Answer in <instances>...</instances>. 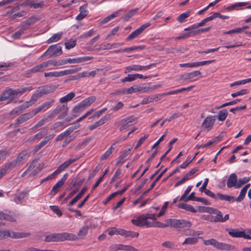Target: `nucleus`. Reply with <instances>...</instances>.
<instances>
[{
    "instance_id": "f257e3e1",
    "label": "nucleus",
    "mask_w": 251,
    "mask_h": 251,
    "mask_svg": "<svg viewBox=\"0 0 251 251\" xmlns=\"http://www.w3.org/2000/svg\"><path fill=\"white\" fill-rule=\"evenodd\" d=\"M32 87L21 88L17 89H12L10 88H6L0 95V101L8 100L11 101L18 98L19 95H21L26 91H29L32 90Z\"/></svg>"
},
{
    "instance_id": "f03ea898",
    "label": "nucleus",
    "mask_w": 251,
    "mask_h": 251,
    "mask_svg": "<svg viewBox=\"0 0 251 251\" xmlns=\"http://www.w3.org/2000/svg\"><path fill=\"white\" fill-rule=\"evenodd\" d=\"M148 219L156 220V218L154 214H146L139 216L137 219H132L131 223L137 226H146L147 227L152 226V223L148 221Z\"/></svg>"
},
{
    "instance_id": "7ed1b4c3",
    "label": "nucleus",
    "mask_w": 251,
    "mask_h": 251,
    "mask_svg": "<svg viewBox=\"0 0 251 251\" xmlns=\"http://www.w3.org/2000/svg\"><path fill=\"white\" fill-rule=\"evenodd\" d=\"M203 244L206 246L212 245L215 248L221 250L233 251L235 249V247L232 245L219 242L216 239L213 238L204 240Z\"/></svg>"
},
{
    "instance_id": "20e7f679",
    "label": "nucleus",
    "mask_w": 251,
    "mask_h": 251,
    "mask_svg": "<svg viewBox=\"0 0 251 251\" xmlns=\"http://www.w3.org/2000/svg\"><path fill=\"white\" fill-rule=\"evenodd\" d=\"M57 86L54 85H46L37 88L33 94V98H39L43 95H46L53 92L57 88Z\"/></svg>"
},
{
    "instance_id": "39448f33",
    "label": "nucleus",
    "mask_w": 251,
    "mask_h": 251,
    "mask_svg": "<svg viewBox=\"0 0 251 251\" xmlns=\"http://www.w3.org/2000/svg\"><path fill=\"white\" fill-rule=\"evenodd\" d=\"M68 109L69 108L67 104L58 105L54 109L50 112V113L48 115V118H49L50 120L53 119L56 115L61 112L58 117V119H62L67 115Z\"/></svg>"
},
{
    "instance_id": "423d86ee",
    "label": "nucleus",
    "mask_w": 251,
    "mask_h": 251,
    "mask_svg": "<svg viewBox=\"0 0 251 251\" xmlns=\"http://www.w3.org/2000/svg\"><path fill=\"white\" fill-rule=\"evenodd\" d=\"M72 235H69V233L63 232L56 234H51L46 236L45 241L46 242H58L64 240H69Z\"/></svg>"
},
{
    "instance_id": "0eeeda50",
    "label": "nucleus",
    "mask_w": 251,
    "mask_h": 251,
    "mask_svg": "<svg viewBox=\"0 0 251 251\" xmlns=\"http://www.w3.org/2000/svg\"><path fill=\"white\" fill-rule=\"evenodd\" d=\"M62 53L61 47H57V45H51L49 47L47 51L42 55V57L49 55L50 58L57 56Z\"/></svg>"
},
{
    "instance_id": "6e6552de",
    "label": "nucleus",
    "mask_w": 251,
    "mask_h": 251,
    "mask_svg": "<svg viewBox=\"0 0 251 251\" xmlns=\"http://www.w3.org/2000/svg\"><path fill=\"white\" fill-rule=\"evenodd\" d=\"M136 121V118L134 117L133 116H131L127 117L126 118L123 119L119 121H118L116 124L118 126L122 125L121 127L120 128V131H122L130 126L132 125V123L135 122Z\"/></svg>"
},
{
    "instance_id": "1a4fd4ad",
    "label": "nucleus",
    "mask_w": 251,
    "mask_h": 251,
    "mask_svg": "<svg viewBox=\"0 0 251 251\" xmlns=\"http://www.w3.org/2000/svg\"><path fill=\"white\" fill-rule=\"evenodd\" d=\"M4 239L10 237L13 239L25 238L29 236L30 234L25 232H15L11 230H4Z\"/></svg>"
},
{
    "instance_id": "9d476101",
    "label": "nucleus",
    "mask_w": 251,
    "mask_h": 251,
    "mask_svg": "<svg viewBox=\"0 0 251 251\" xmlns=\"http://www.w3.org/2000/svg\"><path fill=\"white\" fill-rule=\"evenodd\" d=\"M226 231L230 236L235 238H244L247 239L251 240V236L246 234L244 231H239L238 229L226 228Z\"/></svg>"
},
{
    "instance_id": "9b49d317",
    "label": "nucleus",
    "mask_w": 251,
    "mask_h": 251,
    "mask_svg": "<svg viewBox=\"0 0 251 251\" xmlns=\"http://www.w3.org/2000/svg\"><path fill=\"white\" fill-rule=\"evenodd\" d=\"M89 227L87 225H85L83 227H82L79 231L78 232L77 235L76 236L75 234L69 233V235H72L70 237V239H69L70 241H75L78 239H80L83 238L87 235L88 233V230ZM70 238V237H69Z\"/></svg>"
},
{
    "instance_id": "f8f14e48",
    "label": "nucleus",
    "mask_w": 251,
    "mask_h": 251,
    "mask_svg": "<svg viewBox=\"0 0 251 251\" xmlns=\"http://www.w3.org/2000/svg\"><path fill=\"white\" fill-rule=\"evenodd\" d=\"M150 25V23H146L142 25L140 27L136 29L135 31L132 32L129 36L126 38L127 41H130L134 38L137 37L140 35L146 28L148 27Z\"/></svg>"
},
{
    "instance_id": "ddd939ff",
    "label": "nucleus",
    "mask_w": 251,
    "mask_h": 251,
    "mask_svg": "<svg viewBox=\"0 0 251 251\" xmlns=\"http://www.w3.org/2000/svg\"><path fill=\"white\" fill-rule=\"evenodd\" d=\"M215 117L210 116L205 118L202 124L201 127L207 129V131L211 130L215 123Z\"/></svg>"
},
{
    "instance_id": "4468645a",
    "label": "nucleus",
    "mask_w": 251,
    "mask_h": 251,
    "mask_svg": "<svg viewBox=\"0 0 251 251\" xmlns=\"http://www.w3.org/2000/svg\"><path fill=\"white\" fill-rule=\"evenodd\" d=\"M174 224V227L175 228L185 227L189 228L190 227L192 226V223L190 221L183 219L177 220L175 219Z\"/></svg>"
},
{
    "instance_id": "2eb2a0df",
    "label": "nucleus",
    "mask_w": 251,
    "mask_h": 251,
    "mask_svg": "<svg viewBox=\"0 0 251 251\" xmlns=\"http://www.w3.org/2000/svg\"><path fill=\"white\" fill-rule=\"evenodd\" d=\"M53 100H51L49 101H47L37 107L36 108L33 109L32 111V112L34 116L37 114L39 112H41L42 110H46L48 109L51 105L54 102Z\"/></svg>"
},
{
    "instance_id": "dca6fc26",
    "label": "nucleus",
    "mask_w": 251,
    "mask_h": 251,
    "mask_svg": "<svg viewBox=\"0 0 251 251\" xmlns=\"http://www.w3.org/2000/svg\"><path fill=\"white\" fill-rule=\"evenodd\" d=\"M79 158L77 157L75 159H70L69 160L65 161L62 164L60 165L56 170L55 171V172L57 175H58L61 172L63 171L65 169H66L67 167H68L72 163L75 162L76 160H77Z\"/></svg>"
},
{
    "instance_id": "f3484780",
    "label": "nucleus",
    "mask_w": 251,
    "mask_h": 251,
    "mask_svg": "<svg viewBox=\"0 0 251 251\" xmlns=\"http://www.w3.org/2000/svg\"><path fill=\"white\" fill-rule=\"evenodd\" d=\"M158 151L157 149H156L152 153L151 156L148 159V160L146 161V163L147 164V166L146 167V168L144 169L140 176L138 178L136 179V181L140 179L143 175L149 170L150 167V162L152 161V160L155 157L156 154L158 153Z\"/></svg>"
},
{
    "instance_id": "a211bd4d",
    "label": "nucleus",
    "mask_w": 251,
    "mask_h": 251,
    "mask_svg": "<svg viewBox=\"0 0 251 251\" xmlns=\"http://www.w3.org/2000/svg\"><path fill=\"white\" fill-rule=\"evenodd\" d=\"M237 182V176L235 173L231 174L229 175L227 180V187L231 188L234 187L236 188Z\"/></svg>"
},
{
    "instance_id": "6ab92c4d",
    "label": "nucleus",
    "mask_w": 251,
    "mask_h": 251,
    "mask_svg": "<svg viewBox=\"0 0 251 251\" xmlns=\"http://www.w3.org/2000/svg\"><path fill=\"white\" fill-rule=\"evenodd\" d=\"M216 214V215L214 217L213 220H211V222L224 223L229 219V214H226L223 217L222 213L220 211H217Z\"/></svg>"
},
{
    "instance_id": "aec40b11",
    "label": "nucleus",
    "mask_w": 251,
    "mask_h": 251,
    "mask_svg": "<svg viewBox=\"0 0 251 251\" xmlns=\"http://www.w3.org/2000/svg\"><path fill=\"white\" fill-rule=\"evenodd\" d=\"M110 116L109 115L105 116L101 118L99 121L96 122L94 124L91 125L89 129L91 130H93L95 128H96L98 126H100L105 123V122L110 120Z\"/></svg>"
},
{
    "instance_id": "412c9836",
    "label": "nucleus",
    "mask_w": 251,
    "mask_h": 251,
    "mask_svg": "<svg viewBox=\"0 0 251 251\" xmlns=\"http://www.w3.org/2000/svg\"><path fill=\"white\" fill-rule=\"evenodd\" d=\"M36 21V18L33 17H31L27 19L25 21L21 23V27L24 30L27 29L29 26L33 24Z\"/></svg>"
},
{
    "instance_id": "4be33fe9",
    "label": "nucleus",
    "mask_w": 251,
    "mask_h": 251,
    "mask_svg": "<svg viewBox=\"0 0 251 251\" xmlns=\"http://www.w3.org/2000/svg\"><path fill=\"white\" fill-rule=\"evenodd\" d=\"M201 73L199 71H195L190 73H187L180 76V78L183 80H188L193 79L196 76H199Z\"/></svg>"
},
{
    "instance_id": "5701e85b",
    "label": "nucleus",
    "mask_w": 251,
    "mask_h": 251,
    "mask_svg": "<svg viewBox=\"0 0 251 251\" xmlns=\"http://www.w3.org/2000/svg\"><path fill=\"white\" fill-rule=\"evenodd\" d=\"M167 168H165L155 179L154 181L151 185L150 187L143 192L144 195H146L154 187L155 184L159 180L163 175L166 172Z\"/></svg>"
},
{
    "instance_id": "b1692460",
    "label": "nucleus",
    "mask_w": 251,
    "mask_h": 251,
    "mask_svg": "<svg viewBox=\"0 0 251 251\" xmlns=\"http://www.w3.org/2000/svg\"><path fill=\"white\" fill-rule=\"evenodd\" d=\"M93 57L85 56L78 57L75 58H68V62L69 63H79L83 62H86L93 59Z\"/></svg>"
},
{
    "instance_id": "393cba45",
    "label": "nucleus",
    "mask_w": 251,
    "mask_h": 251,
    "mask_svg": "<svg viewBox=\"0 0 251 251\" xmlns=\"http://www.w3.org/2000/svg\"><path fill=\"white\" fill-rule=\"evenodd\" d=\"M19 164V163L18 162V161L16 160V159L14 160L13 161L9 163H6L4 167L1 170V175H4L8 169L10 168H13Z\"/></svg>"
},
{
    "instance_id": "a878e982",
    "label": "nucleus",
    "mask_w": 251,
    "mask_h": 251,
    "mask_svg": "<svg viewBox=\"0 0 251 251\" xmlns=\"http://www.w3.org/2000/svg\"><path fill=\"white\" fill-rule=\"evenodd\" d=\"M84 180V178L80 179V178L77 176L72 180L71 183L69 184V186L70 187L71 189H72L74 187L80 186L81 185Z\"/></svg>"
},
{
    "instance_id": "bb28decb",
    "label": "nucleus",
    "mask_w": 251,
    "mask_h": 251,
    "mask_svg": "<svg viewBox=\"0 0 251 251\" xmlns=\"http://www.w3.org/2000/svg\"><path fill=\"white\" fill-rule=\"evenodd\" d=\"M96 98L95 96H91L85 99L80 103L83 107L86 108L93 103L96 100Z\"/></svg>"
},
{
    "instance_id": "cd10ccee",
    "label": "nucleus",
    "mask_w": 251,
    "mask_h": 251,
    "mask_svg": "<svg viewBox=\"0 0 251 251\" xmlns=\"http://www.w3.org/2000/svg\"><path fill=\"white\" fill-rule=\"evenodd\" d=\"M121 10H119L116 11V12L113 13L111 15L106 17L105 18H104L100 22V25H103L104 24H106V23L108 22L111 20L113 19V18L117 17L119 14Z\"/></svg>"
},
{
    "instance_id": "c85d7f7f",
    "label": "nucleus",
    "mask_w": 251,
    "mask_h": 251,
    "mask_svg": "<svg viewBox=\"0 0 251 251\" xmlns=\"http://www.w3.org/2000/svg\"><path fill=\"white\" fill-rule=\"evenodd\" d=\"M34 115L32 111L31 112L26 113L21 115L18 118V121L19 122H22V123H23L24 122L31 118Z\"/></svg>"
},
{
    "instance_id": "c756f323",
    "label": "nucleus",
    "mask_w": 251,
    "mask_h": 251,
    "mask_svg": "<svg viewBox=\"0 0 251 251\" xmlns=\"http://www.w3.org/2000/svg\"><path fill=\"white\" fill-rule=\"evenodd\" d=\"M217 196L222 201H226L228 202H231L235 201L234 197L231 196H228L226 195H224L221 193H217Z\"/></svg>"
},
{
    "instance_id": "7c9ffc66",
    "label": "nucleus",
    "mask_w": 251,
    "mask_h": 251,
    "mask_svg": "<svg viewBox=\"0 0 251 251\" xmlns=\"http://www.w3.org/2000/svg\"><path fill=\"white\" fill-rule=\"evenodd\" d=\"M75 96V93L74 92H71L66 95L65 96L60 99L59 101L61 103H66L69 101L72 100Z\"/></svg>"
},
{
    "instance_id": "2f4dec72",
    "label": "nucleus",
    "mask_w": 251,
    "mask_h": 251,
    "mask_svg": "<svg viewBox=\"0 0 251 251\" xmlns=\"http://www.w3.org/2000/svg\"><path fill=\"white\" fill-rule=\"evenodd\" d=\"M118 248L115 250H125L129 251H138V250L134 248L133 247L129 245H124L122 244L118 245Z\"/></svg>"
},
{
    "instance_id": "473e14b6",
    "label": "nucleus",
    "mask_w": 251,
    "mask_h": 251,
    "mask_svg": "<svg viewBox=\"0 0 251 251\" xmlns=\"http://www.w3.org/2000/svg\"><path fill=\"white\" fill-rule=\"evenodd\" d=\"M228 115V112L226 109H224L218 112L217 119L220 121H224Z\"/></svg>"
},
{
    "instance_id": "72a5a7b5",
    "label": "nucleus",
    "mask_w": 251,
    "mask_h": 251,
    "mask_svg": "<svg viewBox=\"0 0 251 251\" xmlns=\"http://www.w3.org/2000/svg\"><path fill=\"white\" fill-rule=\"evenodd\" d=\"M45 68L46 66L43 62L41 64L34 66L31 69L30 71L32 73H36L43 71Z\"/></svg>"
},
{
    "instance_id": "f704fd0d",
    "label": "nucleus",
    "mask_w": 251,
    "mask_h": 251,
    "mask_svg": "<svg viewBox=\"0 0 251 251\" xmlns=\"http://www.w3.org/2000/svg\"><path fill=\"white\" fill-rule=\"evenodd\" d=\"M122 235L126 237L133 238L137 237L139 236V233L138 232H135L131 231H127L125 229H123Z\"/></svg>"
},
{
    "instance_id": "c9c22d12",
    "label": "nucleus",
    "mask_w": 251,
    "mask_h": 251,
    "mask_svg": "<svg viewBox=\"0 0 251 251\" xmlns=\"http://www.w3.org/2000/svg\"><path fill=\"white\" fill-rule=\"evenodd\" d=\"M27 192H22L19 193L18 195H15L14 198L15 201L18 204L21 203L22 200L27 196Z\"/></svg>"
},
{
    "instance_id": "e433bc0d",
    "label": "nucleus",
    "mask_w": 251,
    "mask_h": 251,
    "mask_svg": "<svg viewBox=\"0 0 251 251\" xmlns=\"http://www.w3.org/2000/svg\"><path fill=\"white\" fill-rule=\"evenodd\" d=\"M138 9V8H136L130 10L126 14L122 17V19L125 21H128L129 19L135 14Z\"/></svg>"
},
{
    "instance_id": "4c0bfd02",
    "label": "nucleus",
    "mask_w": 251,
    "mask_h": 251,
    "mask_svg": "<svg viewBox=\"0 0 251 251\" xmlns=\"http://www.w3.org/2000/svg\"><path fill=\"white\" fill-rule=\"evenodd\" d=\"M198 241L197 237H189L185 239L184 241L182 243V245H194L196 244Z\"/></svg>"
},
{
    "instance_id": "58836bf2",
    "label": "nucleus",
    "mask_w": 251,
    "mask_h": 251,
    "mask_svg": "<svg viewBox=\"0 0 251 251\" xmlns=\"http://www.w3.org/2000/svg\"><path fill=\"white\" fill-rule=\"evenodd\" d=\"M191 11L188 10L186 12L181 14L177 18V20L180 23H183L185 21V19L188 18L190 15Z\"/></svg>"
},
{
    "instance_id": "ea45409f",
    "label": "nucleus",
    "mask_w": 251,
    "mask_h": 251,
    "mask_svg": "<svg viewBox=\"0 0 251 251\" xmlns=\"http://www.w3.org/2000/svg\"><path fill=\"white\" fill-rule=\"evenodd\" d=\"M114 145H112L110 148L107 150V151L101 156L100 160H105L107 159L108 157L111 154L113 151L115 150V147H113Z\"/></svg>"
},
{
    "instance_id": "a19ab883",
    "label": "nucleus",
    "mask_w": 251,
    "mask_h": 251,
    "mask_svg": "<svg viewBox=\"0 0 251 251\" xmlns=\"http://www.w3.org/2000/svg\"><path fill=\"white\" fill-rule=\"evenodd\" d=\"M177 140V138L173 139L170 142L169 144V149L167 150V151L165 152V153L160 158V162H162L164 158L166 157L167 154L171 151L172 147V146L175 143Z\"/></svg>"
},
{
    "instance_id": "79ce46f5",
    "label": "nucleus",
    "mask_w": 251,
    "mask_h": 251,
    "mask_svg": "<svg viewBox=\"0 0 251 251\" xmlns=\"http://www.w3.org/2000/svg\"><path fill=\"white\" fill-rule=\"evenodd\" d=\"M108 234L110 236H112L114 234L116 235H122L123 229L117 228L116 227H112L108 230Z\"/></svg>"
},
{
    "instance_id": "37998d69",
    "label": "nucleus",
    "mask_w": 251,
    "mask_h": 251,
    "mask_svg": "<svg viewBox=\"0 0 251 251\" xmlns=\"http://www.w3.org/2000/svg\"><path fill=\"white\" fill-rule=\"evenodd\" d=\"M71 129L68 128L65 131L59 134L56 138V141L62 140L65 137H67L72 133Z\"/></svg>"
},
{
    "instance_id": "c03bdc74",
    "label": "nucleus",
    "mask_w": 251,
    "mask_h": 251,
    "mask_svg": "<svg viewBox=\"0 0 251 251\" xmlns=\"http://www.w3.org/2000/svg\"><path fill=\"white\" fill-rule=\"evenodd\" d=\"M63 185L58 181L53 186L52 190L50 191V195L51 196L55 195Z\"/></svg>"
},
{
    "instance_id": "a18cd8bd",
    "label": "nucleus",
    "mask_w": 251,
    "mask_h": 251,
    "mask_svg": "<svg viewBox=\"0 0 251 251\" xmlns=\"http://www.w3.org/2000/svg\"><path fill=\"white\" fill-rule=\"evenodd\" d=\"M251 179L250 177H245L243 178L237 179L236 188H240L242 185L249 182Z\"/></svg>"
},
{
    "instance_id": "49530a36",
    "label": "nucleus",
    "mask_w": 251,
    "mask_h": 251,
    "mask_svg": "<svg viewBox=\"0 0 251 251\" xmlns=\"http://www.w3.org/2000/svg\"><path fill=\"white\" fill-rule=\"evenodd\" d=\"M62 32L53 34L47 41L48 43H51L58 41L62 36Z\"/></svg>"
},
{
    "instance_id": "de8ad7c7",
    "label": "nucleus",
    "mask_w": 251,
    "mask_h": 251,
    "mask_svg": "<svg viewBox=\"0 0 251 251\" xmlns=\"http://www.w3.org/2000/svg\"><path fill=\"white\" fill-rule=\"evenodd\" d=\"M45 167V164L44 163L40 164L29 175V176H33L36 175L38 173L40 172L42 169Z\"/></svg>"
},
{
    "instance_id": "09e8293b",
    "label": "nucleus",
    "mask_w": 251,
    "mask_h": 251,
    "mask_svg": "<svg viewBox=\"0 0 251 251\" xmlns=\"http://www.w3.org/2000/svg\"><path fill=\"white\" fill-rule=\"evenodd\" d=\"M215 61V60H207V61H203L201 62H193L192 63V64L193 65L192 67H198L199 66H203L206 64H210L211 63L214 62Z\"/></svg>"
},
{
    "instance_id": "8fccbe9b",
    "label": "nucleus",
    "mask_w": 251,
    "mask_h": 251,
    "mask_svg": "<svg viewBox=\"0 0 251 251\" xmlns=\"http://www.w3.org/2000/svg\"><path fill=\"white\" fill-rule=\"evenodd\" d=\"M248 4L247 2H239L236 3L234 4H232L227 7H226V9L227 11H231L235 8L237 7H241L243 6H245Z\"/></svg>"
},
{
    "instance_id": "3c124183",
    "label": "nucleus",
    "mask_w": 251,
    "mask_h": 251,
    "mask_svg": "<svg viewBox=\"0 0 251 251\" xmlns=\"http://www.w3.org/2000/svg\"><path fill=\"white\" fill-rule=\"evenodd\" d=\"M85 108L83 107L80 103L75 106L72 110L73 113H79L83 111Z\"/></svg>"
},
{
    "instance_id": "603ef678",
    "label": "nucleus",
    "mask_w": 251,
    "mask_h": 251,
    "mask_svg": "<svg viewBox=\"0 0 251 251\" xmlns=\"http://www.w3.org/2000/svg\"><path fill=\"white\" fill-rule=\"evenodd\" d=\"M247 190L244 187L241 189L239 196L235 199L237 202H241L243 200Z\"/></svg>"
},
{
    "instance_id": "864d4df0",
    "label": "nucleus",
    "mask_w": 251,
    "mask_h": 251,
    "mask_svg": "<svg viewBox=\"0 0 251 251\" xmlns=\"http://www.w3.org/2000/svg\"><path fill=\"white\" fill-rule=\"evenodd\" d=\"M50 119L48 118V116H47L46 118H45L41 120L36 125H35L34 127H32V129L37 128L41 126L46 123L50 121Z\"/></svg>"
},
{
    "instance_id": "5fc2aeb1",
    "label": "nucleus",
    "mask_w": 251,
    "mask_h": 251,
    "mask_svg": "<svg viewBox=\"0 0 251 251\" xmlns=\"http://www.w3.org/2000/svg\"><path fill=\"white\" fill-rule=\"evenodd\" d=\"M240 99H236V100H232L231 101H229V102H226V103H225L222 105H221V106H219V107H217L216 108L217 109H220V108H223V107H225L226 106H228V105H233V104H236L238 101H240Z\"/></svg>"
},
{
    "instance_id": "6e6d98bb",
    "label": "nucleus",
    "mask_w": 251,
    "mask_h": 251,
    "mask_svg": "<svg viewBox=\"0 0 251 251\" xmlns=\"http://www.w3.org/2000/svg\"><path fill=\"white\" fill-rule=\"evenodd\" d=\"M135 80V75L134 74H129V75H128L122 79H121V82H126V81H132L133 80Z\"/></svg>"
},
{
    "instance_id": "4d7b16f0",
    "label": "nucleus",
    "mask_w": 251,
    "mask_h": 251,
    "mask_svg": "<svg viewBox=\"0 0 251 251\" xmlns=\"http://www.w3.org/2000/svg\"><path fill=\"white\" fill-rule=\"evenodd\" d=\"M168 204V202H165L164 203V205H163L162 207L161 208L160 211L158 214V215L156 216V217L155 216L156 219H157V218H159L164 214V213L166 211V210L167 208Z\"/></svg>"
},
{
    "instance_id": "13d9d810",
    "label": "nucleus",
    "mask_w": 251,
    "mask_h": 251,
    "mask_svg": "<svg viewBox=\"0 0 251 251\" xmlns=\"http://www.w3.org/2000/svg\"><path fill=\"white\" fill-rule=\"evenodd\" d=\"M248 93V90L247 89H242L239 91L231 94V96L233 98H235L239 95H244Z\"/></svg>"
},
{
    "instance_id": "bf43d9fd",
    "label": "nucleus",
    "mask_w": 251,
    "mask_h": 251,
    "mask_svg": "<svg viewBox=\"0 0 251 251\" xmlns=\"http://www.w3.org/2000/svg\"><path fill=\"white\" fill-rule=\"evenodd\" d=\"M144 48V46H134L129 48H126L124 49V50L125 52L127 51H132L135 50H142Z\"/></svg>"
},
{
    "instance_id": "052dcab7",
    "label": "nucleus",
    "mask_w": 251,
    "mask_h": 251,
    "mask_svg": "<svg viewBox=\"0 0 251 251\" xmlns=\"http://www.w3.org/2000/svg\"><path fill=\"white\" fill-rule=\"evenodd\" d=\"M51 210L56 214L59 217L62 215V213L57 206L53 205L50 206Z\"/></svg>"
},
{
    "instance_id": "680f3d73",
    "label": "nucleus",
    "mask_w": 251,
    "mask_h": 251,
    "mask_svg": "<svg viewBox=\"0 0 251 251\" xmlns=\"http://www.w3.org/2000/svg\"><path fill=\"white\" fill-rule=\"evenodd\" d=\"M26 155V152L25 151H23L20 152L17 158L15 159L18 161V162L20 164L22 160H24Z\"/></svg>"
},
{
    "instance_id": "e2e57ef3",
    "label": "nucleus",
    "mask_w": 251,
    "mask_h": 251,
    "mask_svg": "<svg viewBox=\"0 0 251 251\" xmlns=\"http://www.w3.org/2000/svg\"><path fill=\"white\" fill-rule=\"evenodd\" d=\"M44 63L45 64L46 68H47L48 66H50V65H53V66H57V60L56 59H52V60H48V61H47L46 62H44Z\"/></svg>"
},
{
    "instance_id": "0e129e2a",
    "label": "nucleus",
    "mask_w": 251,
    "mask_h": 251,
    "mask_svg": "<svg viewBox=\"0 0 251 251\" xmlns=\"http://www.w3.org/2000/svg\"><path fill=\"white\" fill-rule=\"evenodd\" d=\"M135 92H146L149 90V87L135 86Z\"/></svg>"
},
{
    "instance_id": "69168bd1",
    "label": "nucleus",
    "mask_w": 251,
    "mask_h": 251,
    "mask_svg": "<svg viewBox=\"0 0 251 251\" xmlns=\"http://www.w3.org/2000/svg\"><path fill=\"white\" fill-rule=\"evenodd\" d=\"M2 220H5L8 221L10 222H15L16 220L14 218V217L8 214H5L4 213V215L2 216Z\"/></svg>"
},
{
    "instance_id": "338daca9",
    "label": "nucleus",
    "mask_w": 251,
    "mask_h": 251,
    "mask_svg": "<svg viewBox=\"0 0 251 251\" xmlns=\"http://www.w3.org/2000/svg\"><path fill=\"white\" fill-rule=\"evenodd\" d=\"M131 151V149L125 150L123 152L121 153V155L119 157V159L120 160H123L128 154H129Z\"/></svg>"
},
{
    "instance_id": "774afa93",
    "label": "nucleus",
    "mask_w": 251,
    "mask_h": 251,
    "mask_svg": "<svg viewBox=\"0 0 251 251\" xmlns=\"http://www.w3.org/2000/svg\"><path fill=\"white\" fill-rule=\"evenodd\" d=\"M24 31H25L21 27L18 31L12 34V37L14 39H18Z\"/></svg>"
}]
</instances>
